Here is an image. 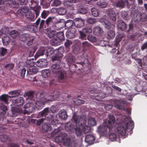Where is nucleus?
<instances>
[{"mask_svg":"<svg viewBox=\"0 0 147 147\" xmlns=\"http://www.w3.org/2000/svg\"><path fill=\"white\" fill-rule=\"evenodd\" d=\"M109 120L108 121L107 125H101L98 127L97 131L102 136H106L109 134L111 131L115 130L114 127H112V123H113L115 121V118L113 115L109 116Z\"/></svg>","mask_w":147,"mask_h":147,"instance_id":"nucleus-5","label":"nucleus"},{"mask_svg":"<svg viewBox=\"0 0 147 147\" xmlns=\"http://www.w3.org/2000/svg\"><path fill=\"white\" fill-rule=\"evenodd\" d=\"M13 103L17 104L18 105H22L24 102V100L23 97H19L13 100Z\"/></svg>","mask_w":147,"mask_h":147,"instance_id":"nucleus-25","label":"nucleus"},{"mask_svg":"<svg viewBox=\"0 0 147 147\" xmlns=\"http://www.w3.org/2000/svg\"><path fill=\"white\" fill-rule=\"evenodd\" d=\"M2 39L3 44L5 45H7L10 40V38L8 36L3 37L2 38Z\"/></svg>","mask_w":147,"mask_h":147,"instance_id":"nucleus-44","label":"nucleus"},{"mask_svg":"<svg viewBox=\"0 0 147 147\" xmlns=\"http://www.w3.org/2000/svg\"><path fill=\"white\" fill-rule=\"evenodd\" d=\"M128 119L127 117L123 121L120 118L117 119L116 123L118 125L117 128L118 132L121 135L124 136L126 133V131H130L133 129L134 127V123L133 121L130 120L129 122H126V121Z\"/></svg>","mask_w":147,"mask_h":147,"instance_id":"nucleus-3","label":"nucleus"},{"mask_svg":"<svg viewBox=\"0 0 147 147\" xmlns=\"http://www.w3.org/2000/svg\"><path fill=\"white\" fill-rule=\"evenodd\" d=\"M21 91L20 90H15L11 92H10L9 93V94L10 95L9 97L13 98L17 96L20 94Z\"/></svg>","mask_w":147,"mask_h":147,"instance_id":"nucleus-33","label":"nucleus"},{"mask_svg":"<svg viewBox=\"0 0 147 147\" xmlns=\"http://www.w3.org/2000/svg\"><path fill=\"white\" fill-rule=\"evenodd\" d=\"M45 118H43L41 119L36 120L35 119L34 120V121L36 123V124L38 125H40L42 123L44 122L45 120H46L45 117Z\"/></svg>","mask_w":147,"mask_h":147,"instance_id":"nucleus-59","label":"nucleus"},{"mask_svg":"<svg viewBox=\"0 0 147 147\" xmlns=\"http://www.w3.org/2000/svg\"><path fill=\"white\" fill-rule=\"evenodd\" d=\"M30 35L27 34H21L20 37V40L23 42H24L28 39L29 36Z\"/></svg>","mask_w":147,"mask_h":147,"instance_id":"nucleus-45","label":"nucleus"},{"mask_svg":"<svg viewBox=\"0 0 147 147\" xmlns=\"http://www.w3.org/2000/svg\"><path fill=\"white\" fill-rule=\"evenodd\" d=\"M14 65L12 63H9L5 64L4 65V68L7 69V70H11L14 67Z\"/></svg>","mask_w":147,"mask_h":147,"instance_id":"nucleus-63","label":"nucleus"},{"mask_svg":"<svg viewBox=\"0 0 147 147\" xmlns=\"http://www.w3.org/2000/svg\"><path fill=\"white\" fill-rule=\"evenodd\" d=\"M76 32V29L74 27H71L68 29L66 32V35L69 38H73L75 37V34Z\"/></svg>","mask_w":147,"mask_h":147,"instance_id":"nucleus-8","label":"nucleus"},{"mask_svg":"<svg viewBox=\"0 0 147 147\" xmlns=\"http://www.w3.org/2000/svg\"><path fill=\"white\" fill-rule=\"evenodd\" d=\"M51 69L52 72L55 74L61 70L59 63L52 65L51 66Z\"/></svg>","mask_w":147,"mask_h":147,"instance_id":"nucleus-14","label":"nucleus"},{"mask_svg":"<svg viewBox=\"0 0 147 147\" xmlns=\"http://www.w3.org/2000/svg\"><path fill=\"white\" fill-rule=\"evenodd\" d=\"M88 40L92 42H95L96 41V37L92 35H89L87 36Z\"/></svg>","mask_w":147,"mask_h":147,"instance_id":"nucleus-56","label":"nucleus"},{"mask_svg":"<svg viewBox=\"0 0 147 147\" xmlns=\"http://www.w3.org/2000/svg\"><path fill=\"white\" fill-rule=\"evenodd\" d=\"M63 145L66 146H69L71 143V140L69 138H66L64 139L63 141Z\"/></svg>","mask_w":147,"mask_h":147,"instance_id":"nucleus-51","label":"nucleus"},{"mask_svg":"<svg viewBox=\"0 0 147 147\" xmlns=\"http://www.w3.org/2000/svg\"><path fill=\"white\" fill-rule=\"evenodd\" d=\"M97 5L100 7L105 8L108 5V3L105 1L100 0L96 3Z\"/></svg>","mask_w":147,"mask_h":147,"instance_id":"nucleus-35","label":"nucleus"},{"mask_svg":"<svg viewBox=\"0 0 147 147\" xmlns=\"http://www.w3.org/2000/svg\"><path fill=\"white\" fill-rule=\"evenodd\" d=\"M76 12L77 13L78 12L79 13L83 14H85L88 12L87 9L86 8L83 7L79 8L78 10H76Z\"/></svg>","mask_w":147,"mask_h":147,"instance_id":"nucleus-49","label":"nucleus"},{"mask_svg":"<svg viewBox=\"0 0 147 147\" xmlns=\"http://www.w3.org/2000/svg\"><path fill=\"white\" fill-rule=\"evenodd\" d=\"M58 110L57 107L52 106L51 107L50 111L48 108H45L39 113V115L41 117L45 116L46 120L49 122L51 125H56L58 123V121L54 119L53 114L57 112Z\"/></svg>","mask_w":147,"mask_h":147,"instance_id":"nucleus-4","label":"nucleus"},{"mask_svg":"<svg viewBox=\"0 0 147 147\" xmlns=\"http://www.w3.org/2000/svg\"><path fill=\"white\" fill-rule=\"evenodd\" d=\"M56 37L59 40L61 41L64 40V34L63 32H57Z\"/></svg>","mask_w":147,"mask_h":147,"instance_id":"nucleus-38","label":"nucleus"},{"mask_svg":"<svg viewBox=\"0 0 147 147\" xmlns=\"http://www.w3.org/2000/svg\"><path fill=\"white\" fill-rule=\"evenodd\" d=\"M138 10L133 9L132 10L131 13V16L134 18L135 19L136 18L138 15Z\"/></svg>","mask_w":147,"mask_h":147,"instance_id":"nucleus-61","label":"nucleus"},{"mask_svg":"<svg viewBox=\"0 0 147 147\" xmlns=\"http://www.w3.org/2000/svg\"><path fill=\"white\" fill-rule=\"evenodd\" d=\"M95 140L94 136L92 135H87L86 136L85 141L89 144L94 143Z\"/></svg>","mask_w":147,"mask_h":147,"instance_id":"nucleus-18","label":"nucleus"},{"mask_svg":"<svg viewBox=\"0 0 147 147\" xmlns=\"http://www.w3.org/2000/svg\"><path fill=\"white\" fill-rule=\"evenodd\" d=\"M56 74L58 76V79L59 81L63 80L67 76L66 71L62 69Z\"/></svg>","mask_w":147,"mask_h":147,"instance_id":"nucleus-15","label":"nucleus"},{"mask_svg":"<svg viewBox=\"0 0 147 147\" xmlns=\"http://www.w3.org/2000/svg\"><path fill=\"white\" fill-rule=\"evenodd\" d=\"M52 6L57 7L59 6L61 4V1L59 0H51Z\"/></svg>","mask_w":147,"mask_h":147,"instance_id":"nucleus-47","label":"nucleus"},{"mask_svg":"<svg viewBox=\"0 0 147 147\" xmlns=\"http://www.w3.org/2000/svg\"><path fill=\"white\" fill-rule=\"evenodd\" d=\"M38 71V69L37 67L34 65H30L27 69V76L28 77H29V75L35 74ZM31 76H32V75Z\"/></svg>","mask_w":147,"mask_h":147,"instance_id":"nucleus-9","label":"nucleus"},{"mask_svg":"<svg viewBox=\"0 0 147 147\" xmlns=\"http://www.w3.org/2000/svg\"><path fill=\"white\" fill-rule=\"evenodd\" d=\"M7 50L6 49L1 47L0 48V55L2 56H4L7 53Z\"/></svg>","mask_w":147,"mask_h":147,"instance_id":"nucleus-64","label":"nucleus"},{"mask_svg":"<svg viewBox=\"0 0 147 147\" xmlns=\"http://www.w3.org/2000/svg\"><path fill=\"white\" fill-rule=\"evenodd\" d=\"M40 5L43 8H47L50 6L51 1L50 0H40Z\"/></svg>","mask_w":147,"mask_h":147,"instance_id":"nucleus-22","label":"nucleus"},{"mask_svg":"<svg viewBox=\"0 0 147 147\" xmlns=\"http://www.w3.org/2000/svg\"><path fill=\"white\" fill-rule=\"evenodd\" d=\"M115 36V32L113 30H109L107 32V38H113Z\"/></svg>","mask_w":147,"mask_h":147,"instance_id":"nucleus-46","label":"nucleus"},{"mask_svg":"<svg viewBox=\"0 0 147 147\" xmlns=\"http://www.w3.org/2000/svg\"><path fill=\"white\" fill-rule=\"evenodd\" d=\"M64 4L67 9L70 10H75L74 9V5L72 3L69 1H66L64 3Z\"/></svg>","mask_w":147,"mask_h":147,"instance_id":"nucleus-29","label":"nucleus"},{"mask_svg":"<svg viewBox=\"0 0 147 147\" xmlns=\"http://www.w3.org/2000/svg\"><path fill=\"white\" fill-rule=\"evenodd\" d=\"M55 20V18L54 17H49L46 20L45 22L47 26H51L54 24L53 22Z\"/></svg>","mask_w":147,"mask_h":147,"instance_id":"nucleus-27","label":"nucleus"},{"mask_svg":"<svg viewBox=\"0 0 147 147\" xmlns=\"http://www.w3.org/2000/svg\"><path fill=\"white\" fill-rule=\"evenodd\" d=\"M54 94L48 93L46 94L45 92H38L35 95L36 98L38 100L36 101L35 106L39 110L42 109L44 105L47 103H50L54 100H59L60 97L59 91H54Z\"/></svg>","mask_w":147,"mask_h":147,"instance_id":"nucleus-1","label":"nucleus"},{"mask_svg":"<svg viewBox=\"0 0 147 147\" xmlns=\"http://www.w3.org/2000/svg\"><path fill=\"white\" fill-rule=\"evenodd\" d=\"M71 121L75 123L76 125L81 126L84 125L86 122V120L80 117V116L77 115L74 113L72 118Z\"/></svg>","mask_w":147,"mask_h":147,"instance_id":"nucleus-7","label":"nucleus"},{"mask_svg":"<svg viewBox=\"0 0 147 147\" xmlns=\"http://www.w3.org/2000/svg\"><path fill=\"white\" fill-rule=\"evenodd\" d=\"M41 73L43 78H47L50 77L51 71L49 69H45L42 71Z\"/></svg>","mask_w":147,"mask_h":147,"instance_id":"nucleus-28","label":"nucleus"},{"mask_svg":"<svg viewBox=\"0 0 147 147\" xmlns=\"http://www.w3.org/2000/svg\"><path fill=\"white\" fill-rule=\"evenodd\" d=\"M92 15L94 17H98L99 15L98 10L95 8H92L91 9Z\"/></svg>","mask_w":147,"mask_h":147,"instance_id":"nucleus-50","label":"nucleus"},{"mask_svg":"<svg viewBox=\"0 0 147 147\" xmlns=\"http://www.w3.org/2000/svg\"><path fill=\"white\" fill-rule=\"evenodd\" d=\"M28 39H27L28 42H27L26 44L28 46H30L32 43L33 41L34 40V38L30 35L29 36Z\"/></svg>","mask_w":147,"mask_h":147,"instance_id":"nucleus-57","label":"nucleus"},{"mask_svg":"<svg viewBox=\"0 0 147 147\" xmlns=\"http://www.w3.org/2000/svg\"><path fill=\"white\" fill-rule=\"evenodd\" d=\"M26 17L32 21H33L34 17V14L30 11L25 14Z\"/></svg>","mask_w":147,"mask_h":147,"instance_id":"nucleus-34","label":"nucleus"},{"mask_svg":"<svg viewBox=\"0 0 147 147\" xmlns=\"http://www.w3.org/2000/svg\"><path fill=\"white\" fill-rule=\"evenodd\" d=\"M88 124L91 126H93L96 125V123L95 119L93 118H90L88 119Z\"/></svg>","mask_w":147,"mask_h":147,"instance_id":"nucleus-48","label":"nucleus"},{"mask_svg":"<svg viewBox=\"0 0 147 147\" xmlns=\"http://www.w3.org/2000/svg\"><path fill=\"white\" fill-rule=\"evenodd\" d=\"M47 48L46 47H41L39 50L36 53L35 56L36 57H38L41 56L45 55L46 56Z\"/></svg>","mask_w":147,"mask_h":147,"instance_id":"nucleus-17","label":"nucleus"},{"mask_svg":"<svg viewBox=\"0 0 147 147\" xmlns=\"http://www.w3.org/2000/svg\"><path fill=\"white\" fill-rule=\"evenodd\" d=\"M107 15L110 18L113 22L116 19V15L115 12L111 9H109L108 11Z\"/></svg>","mask_w":147,"mask_h":147,"instance_id":"nucleus-23","label":"nucleus"},{"mask_svg":"<svg viewBox=\"0 0 147 147\" xmlns=\"http://www.w3.org/2000/svg\"><path fill=\"white\" fill-rule=\"evenodd\" d=\"M59 116L60 118L65 120L67 117V112L64 109H61L59 112Z\"/></svg>","mask_w":147,"mask_h":147,"instance_id":"nucleus-21","label":"nucleus"},{"mask_svg":"<svg viewBox=\"0 0 147 147\" xmlns=\"http://www.w3.org/2000/svg\"><path fill=\"white\" fill-rule=\"evenodd\" d=\"M39 0H31L29 3V5L32 8L39 4Z\"/></svg>","mask_w":147,"mask_h":147,"instance_id":"nucleus-42","label":"nucleus"},{"mask_svg":"<svg viewBox=\"0 0 147 147\" xmlns=\"http://www.w3.org/2000/svg\"><path fill=\"white\" fill-rule=\"evenodd\" d=\"M102 23L105 27L107 29H109L111 26V24L110 22L107 20H103L102 21Z\"/></svg>","mask_w":147,"mask_h":147,"instance_id":"nucleus-37","label":"nucleus"},{"mask_svg":"<svg viewBox=\"0 0 147 147\" xmlns=\"http://www.w3.org/2000/svg\"><path fill=\"white\" fill-rule=\"evenodd\" d=\"M50 124H51L49 123H45L43 124L42 128L44 132H48L52 130V129Z\"/></svg>","mask_w":147,"mask_h":147,"instance_id":"nucleus-20","label":"nucleus"},{"mask_svg":"<svg viewBox=\"0 0 147 147\" xmlns=\"http://www.w3.org/2000/svg\"><path fill=\"white\" fill-rule=\"evenodd\" d=\"M56 12L59 14L63 15L66 14V10L63 7H59L56 9Z\"/></svg>","mask_w":147,"mask_h":147,"instance_id":"nucleus-36","label":"nucleus"},{"mask_svg":"<svg viewBox=\"0 0 147 147\" xmlns=\"http://www.w3.org/2000/svg\"><path fill=\"white\" fill-rule=\"evenodd\" d=\"M45 21L44 20H41L40 18H38L36 20L35 24L37 27H38L40 30L42 29L44 27Z\"/></svg>","mask_w":147,"mask_h":147,"instance_id":"nucleus-19","label":"nucleus"},{"mask_svg":"<svg viewBox=\"0 0 147 147\" xmlns=\"http://www.w3.org/2000/svg\"><path fill=\"white\" fill-rule=\"evenodd\" d=\"M113 102L115 104L114 106L115 107L123 111L125 110L123 104L120 100L115 99L113 100Z\"/></svg>","mask_w":147,"mask_h":147,"instance_id":"nucleus-12","label":"nucleus"},{"mask_svg":"<svg viewBox=\"0 0 147 147\" xmlns=\"http://www.w3.org/2000/svg\"><path fill=\"white\" fill-rule=\"evenodd\" d=\"M34 94V92L29 91L26 94V96L28 97V99H30L31 100H34V99L33 98Z\"/></svg>","mask_w":147,"mask_h":147,"instance_id":"nucleus-53","label":"nucleus"},{"mask_svg":"<svg viewBox=\"0 0 147 147\" xmlns=\"http://www.w3.org/2000/svg\"><path fill=\"white\" fill-rule=\"evenodd\" d=\"M109 138L111 141H116L117 136L115 134L111 133L109 135Z\"/></svg>","mask_w":147,"mask_h":147,"instance_id":"nucleus-60","label":"nucleus"},{"mask_svg":"<svg viewBox=\"0 0 147 147\" xmlns=\"http://www.w3.org/2000/svg\"><path fill=\"white\" fill-rule=\"evenodd\" d=\"M90 46V44L87 41H85L82 42V47L83 51H86L88 47Z\"/></svg>","mask_w":147,"mask_h":147,"instance_id":"nucleus-41","label":"nucleus"},{"mask_svg":"<svg viewBox=\"0 0 147 147\" xmlns=\"http://www.w3.org/2000/svg\"><path fill=\"white\" fill-rule=\"evenodd\" d=\"M82 31L86 34L91 33L92 31V29L90 27H87L84 28Z\"/></svg>","mask_w":147,"mask_h":147,"instance_id":"nucleus-54","label":"nucleus"},{"mask_svg":"<svg viewBox=\"0 0 147 147\" xmlns=\"http://www.w3.org/2000/svg\"><path fill=\"white\" fill-rule=\"evenodd\" d=\"M56 33L57 32L55 30H52L48 32V36L49 38H51L56 35Z\"/></svg>","mask_w":147,"mask_h":147,"instance_id":"nucleus-62","label":"nucleus"},{"mask_svg":"<svg viewBox=\"0 0 147 147\" xmlns=\"http://www.w3.org/2000/svg\"><path fill=\"white\" fill-rule=\"evenodd\" d=\"M33 10H34L36 13V18L39 15L40 11L41 9V7L38 5L35 6L34 7H31L30 6H29Z\"/></svg>","mask_w":147,"mask_h":147,"instance_id":"nucleus-31","label":"nucleus"},{"mask_svg":"<svg viewBox=\"0 0 147 147\" xmlns=\"http://www.w3.org/2000/svg\"><path fill=\"white\" fill-rule=\"evenodd\" d=\"M74 22L71 20H67L65 22H64V26L67 28H70L71 27H74L73 24Z\"/></svg>","mask_w":147,"mask_h":147,"instance_id":"nucleus-32","label":"nucleus"},{"mask_svg":"<svg viewBox=\"0 0 147 147\" xmlns=\"http://www.w3.org/2000/svg\"><path fill=\"white\" fill-rule=\"evenodd\" d=\"M93 31L94 34L97 36L101 35L103 33L102 30L100 27H96L94 28Z\"/></svg>","mask_w":147,"mask_h":147,"instance_id":"nucleus-26","label":"nucleus"},{"mask_svg":"<svg viewBox=\"0 0 147 147\" xmlns=\"http://www.w3.org/2000/svg\"><path fill=\"white\" fill-rule=\"evenodd\" d=\"M11 111L13 115H18V114L20 112V110L16 107H13L12 108Z\"/></svg>","mask_w":147,"mask_h":147,"instance_id":"nucleus-52","label":"nucleus"},{"mask_svg":"<svg viewBox=\"0 0 147 147\" xmlns=\"http://www.w3.org/2000/svg\"><path fill=\"white\" fill-rule=\"evenodd\" d=\"M74 26L77 28H81L84 26V20L81 18H75L74 20Z\"/></svg>","mask_w":147,"mask_h":147,"instance_id":"nucleus-10","label":"nucleus"},{"mask_svg":"<svg viewBox=\"0 0 147 147\" xmlns=\"http://www.w3.org/2000/svg\"><path fill=\"white\" fill-rule=\"evenodd\" d=\"M1 141L2 142H6L9 140V137L6 135H2L0 136Z\"/></svg>","mask_w":147,"mask_h":147,"instance_id":"nucleus-58","label":"nucleus"},{"mask_svg":"<svg viewBox=\"0 0 147 147\" xmlns=\"http://www.w3.org/2000/svg\"><path fill=\"white\" fill-rule=\"evenodd\" d=\"M30 11L28 7L25 6L22 7L19 9L18 11V13L21 14L22 16L25 15V14L28 12Z\"/></svg>","mask_w":147,"mask_h":147,"instance_id":"nucleus-24","label":"nucleus"},{"mask_svg":"<svg viewBox=\"0 0 147 147\" xmlns=\"http://www.w3.org/2000/svg\"><path fill=\"white\" fill-rule=\"evenodd\" d=\"M61 41L57 38H53L51 41V43L53 46H57L59 45Z\"/></svg>","mask_w":147,"mask_h":147,"instance_id":"nucleus-39","label":"nucleus"},{"mask_svg":"<svg viewBox=\"0 0 147 147\" xmlns=\"http://www.w3.org/2000/svg\"><path fill=\"white\" fill-rule=\"evenodd\" d=\"M9 34L13 38L17 37L19 35L18 32L16 30H13L9 32Z\"/></svg>","mask_w":147,"mask_h":147,"instance_id":"nucleus-40","label":"nucleus"},{"mask_svg":"<svg viewBox=\"0 0 147 147\" xmlns=\"http://www.w3.org/2000/svg\"><path fill=\"white\" fill-rule=\"evenodd\" d=\"M75 130L76 134L77 136H80L82 135L83 133L80 127H78L75 128Z\"/></svg>","mask_w":147,"mask_h":147,"instance_id":"nucleus-55","label":"nucleus"},{"mask_svg":"<svg viewBox=\"0 0 147 147\" xmlns=\"http://www.w3.org/2000/svg\"><path fill=\"white\" fill-rule=\"evenodd\" d=\"M47 51L46 56L47 57H53V60L60 61L62 59L64 52V48L63 47H60L58 49L55 50L52 47H46Z\"/></svg>","mask_w":147,"mask_h":147,"instance_id":"nucleus-6","label":"nucleus"},{"mask_svg":"<svg viewBox=\"0 0 147 147\" xmlns=\"http://www.w3.org/2000/svg\"><path fill=\"white\" fill-rule=\"evenodd\" d=\"M63 20L58 21L53 25L54 29L58 30L63 28L64 26V22Z\"/></svg>","mask_w":147,"mask_h":147,"instance_id":"nucleus-11","label":"nucleus"},{"mask_svg":"<svg viewBox=\"0 0 147 147\" xmlns=\"http://www.w3.org/2000/svg\"><path fill=\"white\" fill-rule=\"evenodd\" d=\"M73 129V126L70 122H68L65 125V129L66 131L71 132Z\"/></svg>","mask_w":147,"mask_h":147,"instance_id":"nucleus-43","label":"nucleus"},{"mask_svg":"<svg viewBox=\"0 0 147 147\" xmlns=\"http://www.w3.org/2000/svg\"><path fill=\"white\" fill-rule=\"evenodd\" d=\"M118 26L121 31L125 30L127 28L126 24L123 22L121 21L119 22L118 24Z\"/></svg>","mask_w":147,"mask_h":147,"instance_id":"nucleus-30","label":"nucleus"},{"mask_svg":"<svg viewBox=\"0 0 147 147\" xmlns=\"http://www.w3.org/2000/svg\"><path fill=\"white\" fill-rule=\"evenodd\" d=\"M48 63L46 59H42L38 60L36 65L38 67H45L47 65Z\"/></svg>","mask_w":147,"mask_h":147,"instance_id":"nucleus-16","label":"nucleus"},{"mask_svg":"<svg viewBox=\"0 0 147 147\" xmlns=\"http://www.w3.org/2000/svg\"><path fill=\"white\" fill-rule=\"evenodd\" d=\"M67 135V134L64 132L61 133L56 137L55 140L57 143L62 142Z\"/></svg>","mask_w":147,"mask_h":147,"instance_id":"nucleus-13","label":"nucleus"},{"mask_svg":"<svg viewBox=\"0 0 147 147\" xmlns=\"http://www.w3.org/2000/svg\"><path fill=\"white\" fill-rule=\"evenodd\" d=\"M9 97V96L6 94H3L0 96V122L3 125L9 122V116L5 115L7 109L4 104H8V98Z\"/></svg>","mask_w":147,"mask_h":147,"instance_id":"nucleus-2","label":"nucleus"}]
</instances>
